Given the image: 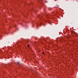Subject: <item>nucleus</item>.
Instances as JSON below:
<instances>
[{"instance_id":"nucleus-1","label":"nucleus","mask_w":78,"mask_h":78,"mask_svg":"<svg viewBox=\"0 0 78 78\" xmlns=\"http://www.w3.org/2000/svg\"><path fill=\"white\" fill-rule=\"evenodd\" d=\"M27 47H30V44L27 45Z\"/></svg>"},{"instance_id":"nucleus-2","label":"nucleus","mask_w":78,"mask_h":78,"mask_svg":"<svg viewBox=\"0 0 78 78\" xmlns=\"http://www.w3.org/2000/svg\"><path fill=\"white\" fill-rule=\"evenodd\" d=\"M43 54H44V52H43Z\"/></svg>"}]
</instances>
